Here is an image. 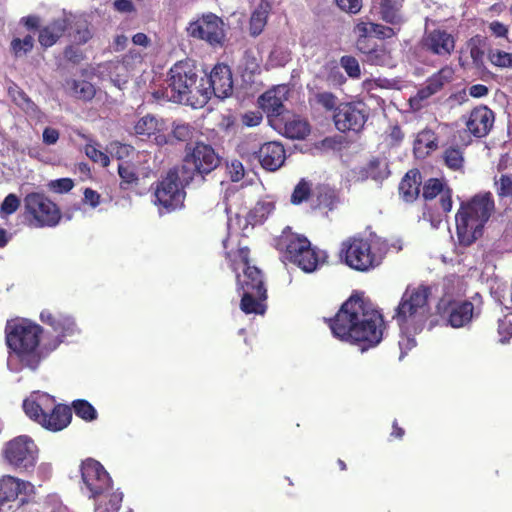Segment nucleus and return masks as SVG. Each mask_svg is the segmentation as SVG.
<instances>
[{"label":"nucleus","instance_id":"1","mask_svg":"<svg viewBox=\"0 0 512 512\" xmlns=\"http://www.w3.org/2000/svg\"><path fill=\"white\" fill-rule=\"evenodd\" d=\"M333 336L367 351L383 338V315L363 293L354 292L331 318H324Z\"/></svg>","mask_w":512,"mask_h":512},{"label":"nucleus","instance_id":"2","mask_svg":"<svg viewBox=\"0 0 512 512\" xmlns=\"http://www.w3.org/2000/svg\"><path fill=\"white\" fill-rule=\"evenodd\" d=\"M5 333L6 344L11 350L10 359L12 360L15 357L22 368H29L33 371L39 367L44 358L62 343V339L54 338L40 347L43 329L40 325L27 319L8 322Z\"/></svg>","mask_w":512,"mask_h":512},{"label":"nucleus","instance_id":"3","mask_svg":"<svg viewBox=\"0 0 512 512\" xmlns=\"http://www.w3.org/2000/svg\"><path fill=\"white\" fill-rule=\"evenodd\" d=\"M225 256L234 272L239 269L238 262L243 265L242 273L236 274L237 292L241 296L240 310L247 315H264L268 308V291L262 270L250 264V249L240 247L235 254L226 251Z\"/></svg>","mask_w":512,"mask_h":512},{"label":"nucleus","instance_id":"4","mask_svg":"<svg viewBox=\"0 0 512 512\" xmlns=\"http://www.w3.org/2000/svg\"><path fill=\"white\" fill-rule=\"evenodd\" d=\"M495 210L491 192L474 195L462 202L455 215L456 232L460 245L470 246L482 237L485 224Z\"/></svg>","mask_w":512,"mask_h":512},{"label":"nucleus","instance_id":"5","mask_svg":"<svg viewBox=\"0 0 512 512\" xmlns=\"http://www.w3.org/2000/svg\"><path fill=\"white\" fill-rule=\"evenodd\" d=\"M389 251L388 242L370 233L368 236L354 235L341 243L340 259L351 269L369 272L379 267Z\"/></svg>","mask_w":512,"mask_h":512},{"label":"nucleus","instance_id":"6","mask_svg":"<svg viewBox=\"0 0 512 512\" xmlns=\"http://www.w3.org/2000/svg\"><path fill=\"white\" fill-rule=\"evenodd\" d=\"M430 295L431 288L424 284L406 288L393 315L402 332L414 335L424 329L430 317Z\"/></svg>","mask_w":512,"mask_h":512},{"label":"nucleus","instance_id":"7","mask_svg":"<svg viewBox=\"0 0 512 512\" xmlns=\"http://www.w3.org/2000/svg\"><path fill=\"white\" fill-rule=\"evenodd\" d=\"M274 241V246L282 258L297 265L304 272H313L325 262V253L312 247L306 236L293 232L289 226Z\"/></svg>","mask_w":512,"mask_h":512},{"label":"nucleus","instance_id":"8","mask_svg":"<svg viewBox=\"0 0 512 512\" xmlns=\"http://www.w3.org/2000/svg\"><path fill=\"white\" fill-rule=\"evenodd\" d=\"M221 161L222 158L211 145L195 141L194 144L185 146L182 165L177 167L182 172L185 182H192L197 177L203 181L206 175L220 166Z\"/></svg>","mask_w":512,"mask_h":512},{"label":"nucleus","instance_id":"9","mask_svg":"<svg viewBox=\"0 0 512 512\" xmlns=\"http://www.w3.org/2000/svg\"><path fill=\"white\" fill-rule=\"evenodd\" d=\"M197 80L196 66L190 60L178 61L169 70L168 86L164 97L174 103L193 105L194 94L200 92L196 85Z\"/></svg>","mask_w":512,"mask_h":512},{"label":"nucleus","instance_id":"10","mask_svg":"<svg viewBox=\"0 0 512 512\" xmlns=\"http://www.w3.org/2000/svg\"><path fill=\"white\" fill-rule=\"evenodd\" d=\"M24 218L36 228L54 227L61 220L59 207L41 192H31L24 197Z\"/></svg>","mask_w":512,"mask_h":512},{"label":"nucleus","instance_id":"11","mask_svg":"<svg viewBox=\"0 0 512 512\" xmlns=\"http://www.w3.org/2000/svg\"><path fill=\"white\" fill-rule=\"evenodd\" d=\"M191 182L183 180L182 172L176 166L168 170L155 186V204L166 211H172L183 204L185 198L184 188Z\"/></svg>","mask_w":512,"mask_h":512},{"label":"nucleus","instance_id":"12","mask_svg":"<svg viewBox=\"0 0 512 512\" xmlns=\"http://www.w3.org/2000/svg\"><path fill=\"white\" fill-rule=\"evenodd\" d=\"M436 314L441 321L452 328L468 326L474 316L475 307L469 300H457L450 296H443L436 305Z\"/></svg>","mask_w":512,"mask_h":512},{"label":"nucleus","instance_id":"13","mask_svg":"<svg viewBox=\"0 0 512 512\" xmlns=\"http://www.w3.org/2000/svg\"><path fill=\"white\" fill-rule=\"evenodd\" d=\"M80 471L89 498L97 500L101 495L113 489V481L99 461L93 458L83 460Z\"/></svg>","mask_w":512,"mask_h":512},{"label":"nucleus","instance_id":"14","mask_svg":"<svg viewBox=\"0 0 512 512\" xmlns=\"http://www.w3.org/2000/svg\"><path fill=\"white\" fill-rule=\"evenodd\" d=\"M368 117V107L364 102H342L335 109L333 121L336 129L342 133H359Z\"/></svg>","mask_w":512,"mask_h":512},{"label":"nucleus","instance_id":"15","mask_svg":"<svg viewBox=\"0 0 512 512\" xmlns=\"http://www.w3.org/2000/svg\"><path fill=\"white\" fill-rule=\"evenodd\" d=\"M38 449L34 441L26 436H18L6 443L4 458L16 469L28 471L33 469L37 461Z\"/></svg>","mask_w":512,"mask_h":512},{"label":"nucleus","instance_id":"16","mask_svg":"<svg viewBox=\"0 0 512 512\" xmlns=\"http://www.w3.org/2000/svg\"><path fill=\"white\" fill-rule=\"evenodd\" d=\"M186 30L190 37L206 41L210 45H220L225 38L224 22L212 12L191 21Z\"/></svg>","mask_w":512,"mask_h":512},{"label":"nucleus","instance_id":"17","mask_svg":"<svg viewBox=\"0 0 512 512\" xmlns=\"http://www.w3.org/2000/svg\"><path fill=\"white\" fill-rule=\"evenodd\" d=\"M34 492V486L28 481L10 475L0 478V506L15 501L20 494L25 496L20 498L19 505H25L30 501L28 497Z\"/></svg>","mask_w":512,"mask_h":512},{"label":"nucleus","instance_id":"18","mask_svg":"<svg viewBox=\"0 0 512 512\" xmlns=\"http://www.w3.org/2000/svg\"><path fill=\"white\" fill-rule=\"evenodd\" d=\"M135 134L142 140L151 139L156 145L164 146L171 142L163 120L152 115L140 118L134 126Z\"/></svg>","mask_w":512,"mask_h":512},{"label":"nucleus","instance_id":"19","mask_svg":"<svg viewBox=\"0 0 512 512\" xmlns=\"http://www.w3.org/2000/svg\"><path fill=\"white\" fill-rule=\"evenodd\" d=\"M422 48L437 56L448 57L455 49V38L443 29H433L426 33L421 41Z\"/></svg>","mask_w":512,"mask_h":512},{"label":"nucleus","instance_id":"20","mask_svg":"<svg viewBox=\"0 0 512 512\" xmlns=\"http://www.w3.org/2000/svg\"><path fill=\"white\" fill-rule=\"evenodd\" d=\"M494 120V112L487 106L480 105L470 111L466 120V127L474 137L482 138L489 134Z\"/></svg>","mask_w":512,"mask_h":512},{"label":"nucleus","instance_id":"21","mask_svg":"<svg viewBox=\"0 0 512 512\" xmlns=\"http://www.w3.org/2000/svg\"><path fill=\"white\" fill-rule=\"evenodd\" d=\"M255 155L261 167L267 171H277L286 160L284 146L278 141H269L262 144Z\"/></svg>","mask_w":512,"mask_h":512},{"label":"nucleus","instance_id":"22","mask_svg":"<svg viewBox=\"0 0 512 512\" xmlns=\"http://www.w3.org/2000/svg\"><path fill=\"white\" fill-rule=\"evenodd\" d=\"M55 398L44 392H33L23 401V410L25 414L34 422L42 425L45 415L53 406Z\"/></svg>","mask_w":512,"mask_h":512},{"label":"nucleus","instance_id":"23","mask_svg":"<svg viewBox=\"0 0 512 512\" xmlns=\"http://www.w3.org/2000/svg\"><path fill=\"white\" fill-rule=\"evenodd\" d=\"M283 136L289 139L302 140L310 133V124L298 115H291L289 111L278 118V121L272 125Z\"/></svg>","mask_w":512,"mask_h":512},{"label":"nucleus","instance_id":"24","mask_svg":"<svg viewBox=\"0 0 512 512\" xmlns=\"http://www.w3.org/2000/svg\"><path fill=\"white\" fill-rule=\"evenodd\" d=\"M40 320L57 333L55 338L62 340L66 336L73 335L77 329L74 319L60 311L45 309L40 314Z\"/></svg>","mask_w":512,"mask_h":512},{"label":"nucleus","instance_id":"25","mask_svg":"<svg viewBox=\"0 0 512 512\" xmlns=\"http://www.w3.org/2000/svg\"><path fill=\"white\" fill-rule=\"evenodd\" d=\"M213 93L218 98H226L233 90V80L230 68L224 64L216 65L208 79Z\"/></svg>","mask_w":512,"mask_h":512},{"label":"nucleus","instance_id":"26","mask_svg":"<svg viewBox=\"0 0 512 512\" xmlns=\"http://www.w3.org/2000/svg\"><path fill=\"white\" fill-rule=\"evenodd\" d=\"M72 420V411L66 404L53 402V406L45 415L42 427L52 432H58L65 429Z\"/></svg>","mask_w":512,"mask_h":512},{"label":"nucleus","instance_id":"27","mask_svg":"<svg viewBox=\"0 0 512 512\" xmlns=\"http://www.w3.org/2000/svg\"><path fill=\"white\" fill-rule=\"evenodd\" d=\"M338 203L337 191L327 184H319L314 188L310 208L328 212L334 210Z\"/></svg>","mask_w":512,"mask_h":512},{"label":"nucleus","instance_id":"28","mask_svg":"<svg viewBox=\"0 0 512 512\" xmlns=\"http://www.w3.org/2000/svg\"><path fill=\"white\" fill-rule=\"evenodd\" d=\"M405 0H378L379 18L389 24L403 26L407 19L402 12Z\"/></svg>","mask_w":512,"mask_h":512},{"label":"nucleus","instance_id":"29","mask_svg":"<svg viewBox=\"0 0 512 512\" xmlns=\"http://www.w3.org/2000/svg\"><path fill=\"white\" fill-rule=\"evenodd\" d=\"M69 19L66 17L57 18L51 21L39 31L38 41L44 48L53 46L68 30Z\"/></svg>","mask_w":512,"mask_h":512},{"label":"nucleus","instance_id":"30","mask_svg":"<svg viewBox=\"0 0 512 512\" xmlns=\"http://www.w3.org/2000/svg\"><path fill=\"white\" fill-rule=\"evenodd\" d=\"M422 176L418 169H410L406 172L399 184V194L408 203L414 202L420 194Z\"/></svg>","mask_w":512,"mask_h":512},{"label":"nucleus","instance_id":"31","mask_svg":"<svg viewBox=\"0 0 512 512\" xmlns=\"http://www.w3.org/2000/svg\"><path fill=\"white\" fill-rule=\"evenodd\" d=\"M259 104L267 114L272 125L278 121V118H281L288 112L285 109L282 98L277 96L275 91H267L261 95Z\"/></svg>","mask_w":512,"mask_h":512},{"label":"nucleus","instance_id":"32","mask_svg":"<svg viewBox=\"0 0 512 512\" xmlns=\"http://www.w3.org/2000/svg\"><path fill=\"white\" fill-rule=\"evenodd\" d=\"M364 55V61L370 65L384 66L391 60V53L384 44H378L374 40L358 48Z\"/></svg>","mask_w":512,"mask_h":512},{"label":"nucleus","instance_id":"33","mask_svg":"<svg viewBox=\"0 0 512 512\" xmlns=\"http://www.w3.org/2000/svg\"><path fill=\"white\" fill-rule=\"evenodd\" d=\"M63 87L69 96L82 101H90L96 94L94 85L86 80L66 79Z\"/></svg>","mask_w":512,"mask_h":512},{"label":"nucleus","instance_id":"34","mask_svg":"<svg viewBox=\"0 0 512 512\" xmlns=\"http://www.w3.org/2000/svg\"><path fill=\"white\" fill-rule=\"evenodd\" d=\"M271 9V3L268 0H261L252 12L249 20V34L252 37H257L263 32Z\"/></svg>","mask_w":512,"mask_h":512},{"label":"nucleus","instance_id":"35","mask_svg":"<svg viewBox=\"0 0 512 512\" xmlns=\"http://www.w3.org/2000/svg\"><path fill=\"white\" fill-rule=\"evenodd\" d=\"M439 147L438 136L431 129H424L417 134L414 152L418 157H426Z\"/></svg>","mask_w":512,"mask_h":512},{"label":"nucleus","instance_id":"36","mask_svg":"<svg viewBox=\"0 0 512 512\" xmlns=\"http://www.w3.org/2000/svg\"><path fill=\"white\" fill-rule=\"evenodd\" d=\"M465 45L474 67L482 68L484 66L485 51L488 46L487 37L476 34L469 38Z\"/></svg>","mask_w":512,"mask_h":512},{"label":"nucleus","instance_id":"37","mask_svg":"<svg viewBox=\"0 0 512 512\" xmlns=\"http://www.w3.org/2000/svg\"><path fill=\"white\" fill-rule=\"evenodd\" d=\"M441 157L444 165L452 171H460L464 167V149L457 143L445 146Z\"/></svg>","mask_w":512,"mask_h":512},{"label":"nucleus","instance_id":"38","mask_svg":"<svg viewBox=\"0 0 512 512\" xmlns=\"http://www.w3.org/2000/svg\"><path fill=\"white\" fill-rule=\"evenodd\" d=\"M69 28L70 31L68 36L70 40L77 45H83L87 43L92 37L89 24L85 19L79 18L76 19L73 23L69 21Z\"/></svg>","mask_w":512,"mask_h":512},{"label":"nucleus","instance_id":"39","mask_svg":"<svg viewBox=\"0 0 512 512\" xmlns=\"http://www.w3.org/2000/svg\"><path fill=\"white\" fill-rule=\"evenodd\" d=\"M118 175L120 177L119 187L121 190H129L139 183L136 167L130 162L125 161L118 164Z\"/></svg>","mask_w":512,"mask_h":512},{"label":"nucleus","instance_id":"40","mask_svg":"<svg viewBox=\"0 0 512 512\" xmlns=\"http://www.w3.org/2000/svg\"><path fill=\"white\" fill-rule=\"evenodd\" d=\"M95 505V512H118L123 500V493L120 491H109L101 495Z\"/></svg>","mask_w":512,"mask_h":512},{"label":"nucleus","instance_id":"41","mask_svg":"<svg viewBox=\"0 0 512 512\" xmlns=\"http://www.w3.org/2000/svg\"><path fill=\"white\" fill-rule=\"evenodd\" d=\"M360 174L375 181L383 180L389 175L388 165L378 158H373L361 169Z\"/></svg>","mask_w":512,"mask_h":512},{"label":"nucleus","instance_id":"42","mask_svg":"<svg viewBox=\"0 0 512 512\" xmlns=\"http://www.w3.org/2000/svg\"><path fill=\"white\" fill-rule=\"evenodd\" d=\"M195 134L196 129L190 124H176L173 126L171 133H167L171 140L167 145H173L175 142H185L186 145L192 144Z\"/></svg>","mask_w":512,"mask_h":512},{"label":"nucleus","instance_id":"43","mask_svg":"<svg viewBox=\"0 0 512 512\" xmlns=\"http://www.w3.org/2000/svg\"><path fill=\"white\" fill-rule=\"evenodd\" d=\"M313 192L312 183L302 178L294 187L290 202L293 205H300L307 201L311 204Z\"/></svg>","mask_w":512,"mask_h":512},{"label":"nucleus","instance_id":"44","mask_svg":"<svg viewBox=\"0 0 512 512\" xmlns=\"http://www.w3.org/2000/svg\"><path fill=\"white\" fill-rule=\"evenodd\" d=\"M71 411L86 422H92L97 419L98 413L94 406L85 399H76L71 403Z\"/></svg>","mask_w":512,"mask_h":512},{"label":"nucleus","instance_id":"45","mask_svg":"<svg viewBox=\"0 0 512 512\" xmlns=\"http://www.w3.org/2000/svg\"><path fill=\"white\" fill-rule=\"evenodd\" d=\"M34 42L32 35H26L24 38L15 37L10 42V51L15 58L22 57L33 50Z\"/></svg>","mask_w":512,"mask_h":512},{"label":"nucleus","instance_id":"46","mask_svg":"<svg viewBox=\"0 0 512 512\" xmlns=\"http://www.w3.org/2000/svg\"><path fill=\"white\" fill-rule=\"evenodd\" d=\"M307 89L310 93V95H313L314 101L323 107L327 111H334L337 108V96L333 94L332 92H320V91H314V87H311L310 84L307 85Z\"/></svg>","mask_w":512,"mask_h":512},{"label":"nucleus","instance_id":"47","mask_svg":"<svg viewBox=\"0 0 512 512\" xmlns=\"http://www.w3.org/2000/svg\"><path fill=\"white\" fill-rule=\"evenodd\" d=\"M454 75V70L450 66H444L438 72L434 73L427 79V83L431 85L433 90L439 92L446 83H449Z\"/></svg>","mask_w":512,"mask_h":512},{"label":"nucleus","instance_id":"48","mask_svg":"<svg viewBox=\"0 0 512 512\" xmlns=\"http://www.w3.org/2000/svg\"><path fill=\"white\" fill-rule=\"evenodd\" d=\"M447 186L438 178H430L423 185V198L425 200H432L438 195L441 196L445 192Z\"/></svg>","mask_w":512,"mask_h":512},{"label":"nucleus","instance_id":"49","mask_svg":"<svg viewBox=\"0 0 512 512\" xmlns=\"http://www.w3.org/2000/svg\"><path fill=\"white\" fill-rule=\"evenodd\" d=\"M487 57L492 65L499 68L512 67V53H508L499 49H489Z\"/></svg>","mask_w":512,"mask_h":512},{"label":"nucleus","instance_id":"50","mask_svg":"<svg viewBox=\"0 0 512 512\" xmlns=\"http://www.w3.org/2000/svg\"><path fill=\"white\" fill-rule=\"evenodd\" d=\"M496 193L501 200L512 202V175L502 174L495 181Z\"/></svg>","mask_w":512,"mask_h":512},{"label":"nucleus","instance_id":"51","mask_svg":"<svg viewBox=\"0 0 512 512\" xmlns=\"http://www.w3.org/2000/svg\"><path fill=\"white\" fill-rule=\"evenodd\" d=\"M402 26L398 25H384L381 23L372 22V34L380 40H386L398 35Z\"/></svg>","mask_w":512,"mask_h":512},{"label":"nucleus","instance_id":"52","mask_svg":"<svg viewBox=\"0 0 512 512\" xmlns=\"http://www.w3.org/2000/svg\"><path fill=\"white\" fill-rule=\"evenodd\" d=\"M355 32L358 35L356 40V48L364 47V45L373 41L370 37L372 34V22H359L355 26Z\"/></svg>","mask_w":512,"mask_h":512},{"label":"nucleus","instance_id":"53","mask_svg":"<svg viewBox=\"0 0 512 512\" xmlns=\"http://www.w3.org/2000/svg\"><path fill=\"white\" fill-rule=\"evenodd\" d=\"M340 65L345 70L347 75L351 78L358 79L361 76V70L358 60L353 56H342L340 58Z\"/></svg>","mask_w":512,"mask_h":512},{"label":"nucleus","instance_id":"54","mask_svg":"<svg viewBox=\"0 0 512 512\" xmlns=\"http://www.w3.org/2000/svg\"><path fill=\"white\" fill-rule=\"evenodd\" d=\"M86 156L92 160L93 162H99L103 167H107L110 164V158L109 156L99 150L95 145L93 144H86L84 148Z\"/></svg>","mask_w":512,"mask_h":512},{"label":"nucleus","instance_id":"55","mask_svg":"<svg viewBox=\"0 0 512 512\" xmlns=\"http://www.w3.org/2000/svg\"><path fill=\"white\" fill-rule=\"evenodd\" d=\"M9 93L12 96L13 101L23 110L33 109L35 107L34 102L28 97V95L22 89H13Z\"/></svg>","mask_w":512,"mask_h":512},{"label":"nucleus","instance_id":"56","mask_svg":"<svg viewBox=\"0 0 512 512\" xmlns=\"http://www.w3.org/2000/svg\"><path fill=\"white\" fill-rule=\"evenodd\" d=\"M227 174L232 182H238L245 176L244 166L241 161L234 159L226 164Z\"/></svg>","mask_w":512,"mask_h":512},{"label":"nucleus","instance_id":"57","mask_svg":"<svg viewBox=\"0 0 512 512\" xmlns=\"http://www.w3.org/2000/svg\"><path fill=\"white\" fill-rule=\"evenodd\" d=\"M19 206L20 199L18 198V196L13 193H10L4 198L0 207V211L4 215H11L18 210Z\"/></svg>","mask_w":512,"mask_h":512},{"label":"nucleus","instance_id":"58","mask_svg":"<svg viewBox=\"0 0 512 512\" xmlns=\"http://www.w3.org/2000/svg\"><path fill=\"white\" fill-rule=\"evenodd\" d=\"M143 62V55L135 49H131L122 57V64L126 69H133L141 65Z\"/></svg>","mask_w":512,"mask_h":512},{"label":"nucleus","instance_id":"59","mask_svg":"<svg viewBox=\"0 0 512 512\" xmlns=\"http://www.w3.org/2000/svg\"><path fill=\"white\" fill-rule=\"evenodd\" d=\"M337 7L348 14H358L363 6L362 0H335Z\"/></svg>","mask_w":512,"mask_h":512},{"label":"nucleus","instance_id":"60","mask_svg":"<svg viewBox=\"0 0 512 512\" xmlns=\"http://www.w3.org/2000/svg\"><path fill=\"white\" fill-rule=\"evenodd\" d=\"M326 81L331 86L339 87L345 83L346 78L340 71L339 67L337 65H333L328 70Z\"/></svg>","mask_w":512,"mask_h":512},{"label":"nucleus","instance_id":"61","mask_svg":"<svg viewBox=\"0 0 512 512\" xmlns=\"http://www.w3.org/2000/svg\"><path fill=\"white\" fill-rule=\"evenodd\" d=\"M63 54L64 58L73 64H79L84 59L83 52L73 45L67 46Z\"/></svg>","mask_w":512,"mask_h":512},{"label":"nucleus","instance_id":"62","mask_svg":"<svg viewBox=\"0 0 512 512\" xmlns=\"http://www.w3.org/2000/svg\"><path fill=\"white\" fill-rule=\"evenodd\" d=\"M52 187L58 193H67L74 187V182L70 178H60L52 182Z\"/></svg>","mask_w":512,"mask_h":512},{"label":"nucleus","instance_id":"63","mask_svg":"<svg viewBox=\"0 0 512 512\" xmlns=\"http://www.w3.org/2000/svg\"><path fill=\"white\" fill-rule=\"evenodd\" d=\"M491 34L497 38H507L508 27L500 21H492L489 24Z\"/></svg>","mask_w":512,"mask_h":512},{"label":"nucleus","instance_id":"64","mask_svg":"<svg viewBox=\"0 0 512 512\" xmlns=\"http://www.w3.org/2000/svg\"><path fill=\"white\" fill-rule=\"evenodd\" d=\"M59 131L55 128L46 127L43 131V142L46 145H53L55 144L59 139Z\"/></svg>","mask_w":512,"mask_h":512}]
</instances>
